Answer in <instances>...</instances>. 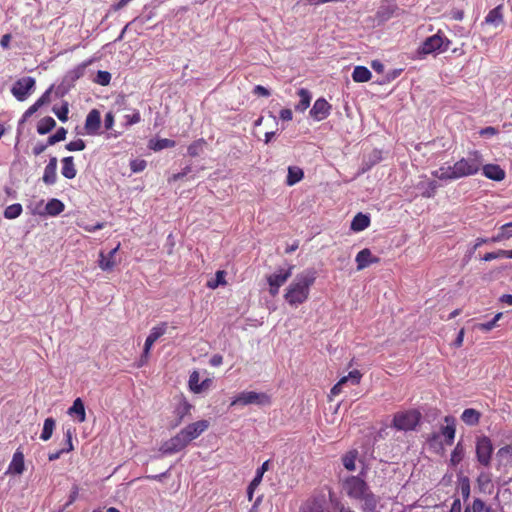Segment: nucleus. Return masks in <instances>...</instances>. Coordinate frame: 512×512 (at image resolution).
Wrapping results in <instances>:
<instances>
[{"mask_svg": "<svg viewBox=\"0 0 512 512\" xmlns=\"http://www.w3.org/2000/svg\"><path fill=\"white\" fill-rule=\"evenodd\" d=\"M482 165V154L475 150L451 166H441L439 169L432 171V175L439 180L452 181L477 174Z\"/></svg>", "mask_w": 512, "mask_h": 512, "instance_id": "nucleus-1", "label": "nucleus"}, {"mask_svg": "<svg viewBox=\"0 0 512 512\" xmlns=\"http://www.w3.org/2000/svg\"><path fill=\"white\" fill-rule=\"evenodd\" d=\"M315 280V272L312 270L298 274L287 287L284 299L294 307L305 303L309 298L310 288Z\"/></svg>", "mask_w": 512, "mask_h": 512, "instance_id": "nucleus-2", "label": "nucleus"}, {"mask_svg": "<svg viewBox=\"0 0 512 512\" xmlns=\"http://www.w3.org/2000/svg\"><path fill=\"white\" fill-rule=\"evenodd\" d=\"M451 41L441 31L427 37L418 50L420 55H428L434 52H445L448 50Z\"/></svg>", "mask_w": 512, "mask_h": 512, "instance_id": "nucleus-3", "label": "nucleus"}, {"mask_svg": "<svg viewBox=\"0 0 512 512\" xmlns=\"http://www.w3.org/2000/svg\"><path fill=\"white\" fill-rule=\"evenodd\" d=\"M445 425L440 427V433L433 432L427 437V442L430 445L439 443L440 435L444 438L446 445H452L456 434V419L451 415L444 417Z\"/></svg>", "mask_w": 512, "mask_h": 512, "instance_id": "nucleus-4", "label": "nucleus"}, {"mask_svg": "<svg viewBox=\"0 0 512 512\" xmlns=\"http://www.w3.org/2000/svg\"><path fill=\"white\" fill-rule=\"evenodd\" d=\"M494 446L490 437L481 435L476 438L475 453L478 463L484 467L491 465Z\"/></svg>", "mask_w": 512, "mask_h": 512, "instance_id": "nucleus-5", "label": "nucleus"}, {"mask_svg": "<svg viewBox=\"0 0 512 512\" xmlns=\"http://www.w3.org/2000/svg\"><path fill=\"white\" fill-rule=\"evenodd\" d=\"M250 404H256V405H270L271 404V398L269 395L263 392H256V391H243L239 393L237 396H235L230 406H246Z\"/></svg>", "mask_w": 512, "mask_h": 512, "instance_id": "nucleus-6", "label": "nucleus"}, {"mask_svg": "<svg viewBox=\"0 0 512 512\" xmlns=\"http://www.w3.org/2000/svg\"><path fill=\"white\" fill-rule=\"evenodd\" d=\"M421 414L416 410L398 412L393 417V427L400 431L413 430L419 423Z\"/></svg>", "mask_w": 512, "mask_h": 512, "instance_id": "nucleus-7", "label": "nucleus"}, {"mask_svg": "<svg viewBox=\"0 0 512 512\" xmlns=\"http://www.w3.org/2000/svg\"><path fill=\"white\" fill-rule=\"evenodd\" d=\"M370 489L359 476H349L343 481V490L351 499L359 500Z\"/></svg>", "mask_w": 512, "mask_h": 512, "instance_id": "nucleus-8", "label": "nucleus"}, {"mask_svg": "<svg viewBox=\"0 0 512 512\" xmlns=\"http://www.w3.org/2000/svg\"><path fill=\"white\" fill-rule=\"evenodd\" d=\"M35 84L36 81L33 77H22L13 84L11 93L18 101H25L34 89Z\"/></svg>", "mask_w": 512, "mask_h": 512, "instance_id": "nucleus-9", "label": "nucleus"}, {"mask_svg": "<svg viewBox=\"0 0 512 512\" xmlns=\"http://www.w3.org/2000/svg\"><path fill=\"white\" fill-rule=\"evenodd\" d=\"M189 443L188 439L180 430L175 436L165 442L161 449L165 454H174L183 450Z\"/></svg>", "mask_w": 512, "mask_h": 512, "instance_id": "nucleus-10", "label": "nucleus"}, {"mask_svg": "<svg viewBox=\"0 0 512 512\" xmlns=\"http://www.w3.org/2000/svg\"><path fill=\"white\" fill-rule=\"evenodd\" d=\"M210 426V423L208 420H199L193 423H190L181 431L183 432V435L188 439L189 442L193 441L194 439L198 438L203 432H205Z\"/></svg>", "mask_w": 512, "mask_h": 512, "instance_id": "nucleus-11", "label": "nucleus"}, {"mask_svg": "<svg viewBox=\"0 0 512 512\" xmlns=\"http://www.w3.org/2000/svg\"><path fill=\"white\" fill-rule=\"evenodd\" d=\"M331 105L324 98H318L310 110V116L316 121H322L330 115Z\"/></svg>", "mask_w": 512, "mask_h": 512, "instance_id": "nucleus-12", "label": "nucleus"}, {"mask_svg": "<svg viewBox=\"0 0 512 512\" xmlns=\"http://www.w3.org/2000/svg\"><path fill=\"white\" fill-rule=\"evenodd\" d=\"M355 262L357 264V270L361 271L370 266L371 264L379 263L380 258L374 256L370 249L364 248L357 253Z\"/></svg>", "mask_w": 512, "mask_h": 512, "instance_id": "nucleus-13", "label": "nucleus"}, {"mask_svg": "<svg viewBox=\"0 0 512 512\" xmlns=\"http://www.w3.org/2000/svg\"><path fill=\"white\" fill-rule=\"evenodd\" d=\"M120 248V243L112 249L107 255L101 251L99 253V260H98V266L103 271H111L113 268L117 265V261L115 259V255L118 252Z\"/></svg>", "mask_w": 512, "mask_h": 512, "instance_id": "nucleus-14", "label": "nucleus"}, {"mask_svg": "<svg viewBox=\"0 0 512 512\" xmlns=\"http://www.w3.org/2000/svg\"><path fill=\"white\" fill-rule=\"evenodd\" d=\"M167 323L163 322L158 326H155L151 329L149 335L147 336L144 344V355L147 356L150 352L153 344L166 333Z\"/></svg>", "mask_w": 512, "mask_h": 512, "instance_id": "nucleus-15", "label": "nucleus"}, {"mask_svg": "<svg viewBox=\"0 0 512 512\" xmlns=\"http://www.w3.org/2000/svg\"><path fill=\"white\" fill-rule=\"evenodd\" d=\"M101 126V115L97 109H92L85 120V130L88 135H95L98 133Z\"/></svg>", "mask_w": 512, "mask_h": 512, "instance_id": "nucleus-16", "label": "nucleus"}, {"mask_svg": "<svg viewBox=\"0 0 512 512\" xmlns=\"http://www.w3.org/2000/svg\"><path fill=\"white\" fill-rule=\"evenodd\" d=\"M192 409L193 405L184 396H180L174 409V414L177 418L176 425H179L186 416H189Z\"/></svg>", "mask_w": 512, "mask_h": 512, "instance_id": "nucleus-17", "label": "nucleus"}, {"mask_svg": "<svg viewBox=\"0 0 512 512\" xmlns=\"http://www.w3.org/2000/svg\"><path fill=\"white\" fill-rule=\"evenodd\" d=\"M25 470L24 454L20 448H18L13 454L12 460L8 466L7 473L20 475Z\"/></svg>", "mask_w": 512, "mask_h": 512, "instance_id": "nucleus-18", "label": "nucleus"}, {"mask_svg": "<svg viewBox=\"0 0 512 512\" xmlns=\"http://www.w3.org/2000/svg\"><path fill=\"white\" fill-rule=\"evenodd\" d=\"M74 432H75V430L72 428H68L64 431V436L67 437V443H68L67 447H62L61 449H59L55 452L49 453L48 454L49 461H55V460L59 459L61 457V455L65 454V453H69L74 450V446H73V442H72Z\"/></svg>", "mask_w": 512, "mask_h": 512, "instance_id": "nucleus-19", "label": "nucleus"}, {"mask_svg": "<svg viewBox=\"0 0 512 512\" xmlns=\"http://www.w3.org/2000/svg\"><path fill=\"white\" fill-rule=\"evenodd\" d=\"M43 182L46 185H53L57 181V158L51 157L49 159L48 164L45 166L43 177Z\"/></svg>", "mask_w": 512, "mask_h": 512, "instance_id": "nucleus-20", "label": "nucleus"}, {"mask_svg": "<svg viewBox=\"0 0 512 512\" xmlns=\"http://www.w3.org/2000/svg\"><path fill=\"white\" fill-rule=\"evenodd\" d=\"M503 10V4H499L495 8L491 9L485 16L484 23L495 27L501 25L504 22Z\"/></svg>", "mask_w": 512, "mask_h": 512, "instance_id": "nucleus-21", "label": "nucleus"}, {"mask_svg": "<svg viewBox=\"0 0 512 512\" xmlns=\"http://www.w3.org/2000/svg\"><path fill=\"white\" fill-rule=\"evenodd\" d=\"M269 460L265 461L260 468L257 469L256 475L253 480L250 482L247 488V497L248 500L251 501L254 495L255 489L261 483L263 474L269 469Z\"/></svg>", "mask_w": 512, "mask_h": 512, "instance_id": "nucleus-22", "label": "nucleus"}, {"mask_svg": "<svg viewBox=\"0 0 512 512\" xmlns=\"http://www.w3.org/2000/svg\"><path fill=\"white\" fill-rule=\"evenodd\" d=\"M362 502V508L365 511L376 512L379 506L380 498L376 496L371 489L359 499Z\"/></svg>", "mask_w": 512, "mask_h": 512, "instance_id": "nucleus-23", "label": "nucleus"}, {"mask_svg": "<svg viewBox=\"0 0 512 512\" xmlns=\"http://www.w3.org/2000/svg\"><path fill=\"white\" fill-rule=\"evenodd\" d=\"M482 170L488 179L502 181L505 178V171L497 164L482 165Z\"/></svg>", "mask_w": 512, "mask_h": 512, "instance_id": "nucleus-24", "label": "nucleus"}, {"mask_svg": "<svg viewBox=\"0 0 512 512\" xmlns=\"http://www.w3.org/2000/svg\"><path fill=\"white\" fill-rule=\"evenodd\" d=\"M61 174L66 179H74L77 175V169L75 167L74 158L72 156L64 157L61 160Z\"/></svg>", "mask_w": 512, "mask_h": 512, "instance_id": "nucleus-25", "label": "nucleus"}, {"mask_svg": "<svg viewBox=\"0 0 512 512\" xmlns=\"http://www.w3.org/2000/svg\"><path fill=\"white\" fill-rule=\"evenodd\" d=\"M93 63V59L86 60L81 64L77 65L73 69L67 72L65 79L70 82H75L80 79L84 73L86 68Z\"/></svg>", "mask_w": 512, "mask_h": 512, "instance_id": "nucleus-26", "label": "nucleus"}, {"mask_svg": "<svg viewBox=\"0 0 512 512\" xmlns=\"http://www.w3.org/2000/svg\"><path fill=\"white\" fill-rule=\"evenodd\" d=\"M292 268L287 270H280L279 273H274L268 276L267 281L269 286H282L292 275Z\"/></svg>", "mask_w": 512, "mask_h": 512, "instance_id": "nucleus-27", "label": "nucleus"}, {"mask_svg": "<svg viewBox=\"0 0 512 512\" xmlns=\"http://www.w3.org/2000/svg\"><path fill=\"white\" fill-rule=\"evenodd\" d=\"M370 225V217L361 212L357 213L352 222H351V230L354 232H360L368 228Z\"/></svg>", "mask_w": 512, "mask_h": 512, "instance_id": "nucleus-28", "label": "nucleus"}, {"mask_svg": "<svg viewBox=\"0 0 512 512\" xmlns=\"http://www.w3.org/2000/svg\"><path fill=\"white\" fill-rule=\"evenodd\" d=\"M460 418L466 425L476 426L480 422L481 413L476 409L467 408L462 412Z\"/></svg>", "mask_w": 512, "mask_h": 512, "instance_id": "nucleus-29", "label": "nucleus"}, {"mask_svg": "<svg viewBox=\"0 0 512 512\" xmlns=\"http://www.w3.org/2000/svg\"><path fill=\"white\" fill-rule=\"evenodd\" d=\"M68 414L76 415L80 423L86 420L85 407L81 398H76L74 400L73 405L68 410Z\"/></svg>", "mask_w": 512, "mask_h": 512, "instance_id": "nucleus-30", "label": "nucleus"}, {"mask_svg": "<svg viewBox=\"0 0 512 512\" xmlns=\"http://www.w3.org/2000/svg\"><path fill=\"white\" fill-rule=\"evenodd\" d=\"M512 238V222L506 223L499 228L496 235L490 238L492 243L509 240Z\"/></svg>", "mask_w": 512, "mask_h": 512, "instance_id": "nucleus-31", "label": "nucleus"}, {"mask_svg": "<svg viewBox=\"0 0 512 512\" xmlns=\"http://www.w3.org/2000/svg\"><path fill=\"white\" fill-rule=\"evenodd\" d=\"M304 178V171L297 166L288 167V174L286 178V184L288 186H293L296 183L300 182Z\"/></svg>", "mask_w": 512, "mask_h": 512, "instance_id": "nucleus-32", "label": "nucleus"}, {"mask_svg": "<svg viewBox=\"0 0 512 512\" xmlns=\"http://www.w3.org/2000/svg\"><path fill=\"white\" fill-rule=\"evenodd\" d=\"M372 77L370 70L365 66H356L352 73V79L357 83L368 82Z\"/></svg>", "mask_w": 512, "mask_h": 512, "instance_id": "nucleus-33", "label": "nucleus"}, {"mask_svg": "<svg viewBox=\"0 0 512 512\" xmlns=\"http://www.w3.org/2000/svg\"><path fill=\"white\" fill-rule=\"evenodd\" d=\"M298 96L300 97V101L295 106V110L304 112L310 105L312 99L311 93L307 89L301 88L298 90Z\"/></svg>", "mask_w": 512, "mask_h": 512, "instance_id": "nucleus-34", "label": "nucleus"}, {"mask_svg": "<svg viewBox=\"0 0 512 512\" xmlns=\"http://www.w3.org/2000/svg\"><path fill=\"white\" fill-rule=\"evenodd\" d=\"M55 126H56V121L52 117L46 116L38 122L37 132L40 135H45V134L49 133L51 130H53L55 128Z\"/></svg>", "mask_w": 512, "mask_h": 512, "instance_id": "nucleus-35", "label": "nucleus"}, {"mask_svg": "<svg viewBox=\"0 0 512 512\" xmlns=\"http://www.w3.org/2000/svg\"><path fill=\"white\" fill-rule=\"evenodd\" d=\"M64 209L65 205L63 204V202L55 198L49 200L46 204V212L50 216H57L60 213H62Z\"/></svg>", "mask_w": 512, "mask_h": 512, "instance_id": "nucleus-36", "label": "nucleus"}, {"mask_svg": "<svg viewBox=\"0 0 512 512\" xmlns=\"http://www.w3.org/2000/svg\"><path fill=\"white\" fill-rule=\"evenodd\" d=\"M357 457H358V451L356 449L348 451L342 457L343 466L348 471H354L356 469L355 462H356Z\"/></svg>", "mask_w": 512, "mask_h": 512, "instance_id": "nucleus-37", "label": "nucleus"}, {"mask_svg": "<svg viewBox=\"0 0 512 512\" xmlns=\"http://www.w3.org/2000/svg\"><path fill=\"white\" fill-rule=\"evenodd\" d=\"M56 422L52 417L46 418L44 420L43 429L40 435V439L43 441H48L53 434L55 429Z\"/></svg>", "mask_w": 512, "mask_h": 512, "instance_id": "nucleus-38", "label": "nucleus"}, {"mask_svg": "<svg viewBox=\"0 0 512 512\" xmlns=\"http://www.w3.org/2000/svg\"><path fill=\"white\" fill-rule=\"evenodd\" d=\"M206 144L207 143H206L205 139H203V138L195 140L188 146V149H187L188 155L191 157H196V156L200 155L203 152Z\"/></svg>", "mask_w": 512, "mask_h": 512, "instance_id": "nucleus-39", "label": "nucleus"}, {"mask_svg": "<svg viewBox=\"0 0 512 512\" xmlns=\"http://www.w3.org/2000/svg\"><path fill=\"white\" fill-rule=\"evenodd\" d=\"M464 447L461 442H458L451 452L450 462L451 465L456 466L458 465L464 458Z\"/></svg>", "mask_w": 512, "mask_h": 512, "instance_id": "nucleus-40", "label": "nucleus"}, {"mask_svg": "<svg viewBox=\"0 0 512 512\" xmlns=\"http://www.w3.org/2000/svg\"><path fill=\"white\" fill-rule=\"evenodd\" d=\"M301 512H324L322 503L317 499L308 500L301 507Z\"/></svg>", "mask_w": 512, "mask_h": 512, "instance_id": "nucleus-41", "label": "nucleus"}, {"mask_svg": "<svg viewBox=\"0 0 512 512\" xmlns=\"http://www.w3.org/2000/svg\"><path fill=\"white\" fill-rule=\"evenodd\" d=\"M22 211V205L19 203H15L7 206L4 210L3 215L6 219H15L21 215Z\"/></svg>", "mask_w": 512, "mask_h": 512, "instance_id": "nucleus-42", "label": "nucleus"}, {"mask_svg": "<svg viewBox=\"0 0 512 512\" xmlns=\"http://www.w3.org/2000/svg\"><path fill=\"white\" fill-rule=\"evenodd\" d=\"M226 272L224 270H218L215 274V279L207 282V287L210 289H216L220 285H226L225 280Z\"/></svg>", "mask_w": 512, "mask_h": 512, "instance_id": "nucleus-43", "label": "nucleus"}, {"mask_svg": "<svg viewBox=\"0 0 512 512\" xmlns=\"http://www.w3.org/2000/svg\"><path fill=\"white\" fill-rule=\"evenodd\" d=\"M472 512H495V510L482 499L475 498L471 507Z\"/></svg>", "mask_w": 512, "mask_h": 512, "instance_id": "nucleus-44", "label": "nucleus"}, {"mask_svg": "<svg viewBox=\"0 0 512 512\" xmlns=\"http://www.w3.org/2000/svg\"><path fill=\"white\" fill-rule=\"evenodd\" d=\"M67 130L64 127H60L55 134L51 135L47 139V145H54L60 141L65 140Z\"/></svg>", "mask_w": 512, "mask_h": 512, "instance_id": "nucleus-45", "label": "nucleus"}, {"mask_svg": "<svg viewBox=\"0 0 512 512\" xmlns=\"http://www.w3.org/2000/svg\"><path fill=\"white\" fill-rule=\"evenodd\" d=\"M175 144L176 143L174 140L164 138V139L157 140L154 144H151L150 147L153 150L158 151V150H162L165 148H172L175 146Z\"/></svg>", "mask_w": 512, "mask_h": 512, "instance_id": "nucleus-46", "label": "nucleus"}, {"mask_svg": "<svg viewBox=\"0 0 512 512\" xmlns=\"http://www.w3.org/2000/svg\"><path fill=\"white\" fill-rule=\"evenodd\" d=\"M53 112L60 121L66 122L68 120L69 113L68 103L65 102L60 108H53Z\"/></svg>", "mask_w": 512, "mask_h": 512, "instance_id": "nucleus-47", "label": "nucleus"}, {"mask_svg": "<svg viewBox=\"0 0 512 512\" xmlns=\"http://www.w3.org/2000/svg\"><path fill=\"white\" fill-rule=\"evenodd\" d=\"M459 489L464 500L470 497V481L467 477H463L459 483Z\"/></svg>", "mask_w": 512, "mask_h": 512, "instance_id": "nucleus-48", "label": "nucleus"}, {"mask_svg": "<svg viewBox=\"0 0 512 512\" xmlns=\"http://www.w3.org/2000/svg\"><path fill=\"white\" fill-rule=\"evenodd\" d=\"M200 385V375L199 372L194 370L190 376L188 381L189 389L196 394V388Z\"/></svg>", "mask_w": 512, "mask_h": 512, "instance_id": "nucleus-49", "label": "nucleus"}, {"mask_svg": "<svg viewBox=\"0 0 512 512\" xmlns=\"http://www.w3.org/2000/svg\"><path fill=\"white\" fill-rule=\"evenodd\" d=\"M362 376L359 370H352L347 376H343L342 378H346V383L350 381L352 385H358L361 382Z\"/></svg>", "mask_w": 512, "mask_h": 512, "instance_id": "nucleus-50", "label": "nucleus"}, {"mask_svg": "<svg viewBox=\"0 0 512 512\" xmlns=\"http://www.w3.org/2000/svg\"><path fill=\"white\" fill-rule=\"evenodd\" d=\"M111 81V74L107 71H98L95 82L102 86H106Z\"/></svg>", "mask_w": 512, "mask_h": 512, "instance_id": "nucleus-51", "label": "nucleus"}, {"mask_svg": "<svg viewBox=\"0 0 512 512\" xmlns=\"http://www.w3.org/2000/svg\"><path fill=\"white\" fill-rule=\"evenodd\" d=\"M86 147L85 142L82 139H77L66 144L65 148L68 151H82Z\"/></svg>", "mask_w": 512, "mask_h": 512, "instance_id": "nucleus-52", "label": "nucleus"}, {"mask_svg": "<svg viewBox=\"0 0 512 512\" xmlns=\"http://www.w3.org/2000/svg\"><path fill=\"white\" fill-rule=\"evenodd\" d=\"M147 166V163L143 159H135L130 162V168L132 172L138 173L143 171Z\"/></svg>", "mask_w": 512, "mask_h": 512, "instance_id": "nucleus-53", "label": "nucleus"}, {"mask_svg": "<svg viewBox=\"0 0 512 512\" xmlns=\"http://www.w3.org/2000/svg\"><path fill=\"white\" fill-rule=\"evenodd\" d=\"M504 254H505L504 250H502V249H500L496 252H488L483 256L482 260L488 262V261H492V260L498 259V258H505Z\"/></svg>", "mask_w": 512, "mask_h": 512, "instance_id": "nucleus-54", "label": "nucleus"}, {"mask_svg": "<svg viewBox=\"0 0 512 512\" xmlns=\"http://www.w3.org/2000/svg\"><path fill=\"white\" fill-rule=\"evenodd\" d=\"M346 384V378H341L330 390V397L337 396L342 392L343 385Z\"/></svg>", "mask_w": 512, "mask_h": 512, "instance_id": "nucleus-55", "label": "nucleus"}, {"mask_svg": "<svg viewBox=\"0 0 512 512\" xmlns=\"http://www.w3.org/2000/svg\"><path fill=\"white\" fill-rule=\"evenodd\" d=\"M125 119H126V125L131 126V125L137 124L141 121V115L138 111H136L132 115H126Z\"/></svg>", "mask_w": 512, "mask_h": 512, "instance_id": "nucleus-56", "label": "nucleus"}, {"mask_svg": "<svg viewBox=\"0 0 512 512\" xmlns=\"http://www.w3.org/2000/svg\"><path fill=\"white\" fill-rule=\"evenodd\" d=\"M53 86H51L49 89H47L41 97L36 101L37 104L41 107L45 104H48L50 102V94L52 91Z\"/></svg>", "mask_w": 512, "mask_h": 512, "instance_id": "nucleus-57", "label": "nucleus"}, {"mask_svg": "<svg viewBox=\"0 0 512 512\" xmlns=\"http://www.w3.org/2000/svg\"><path fill=\"white\" fill-rule=\"evenodd\" d=\"M253 93L257 96L269 97L270 91L262 85H256L253 89Z\"/></svg>", "mask_w": 512, "mask_h": 512, "instance_id": "nucleus-58", "label": "nucleus"}, {"mask_svg": "<svg viewBox=\"0 0 512 512\" xmlns=\"http://www.w3.org/2000/svg\"><path fill=\"white\" fill-rule=\"evenodd\" d=\"M497 325L495 324V321H489V322H486V323H479L476 325V328L483 331V332H489L491 331L493 328H495Z\"/></svg>", "mask_w": 512, "mask_h": 512, "instance_id": "nucleus-59", "label": "nucleus"}, {"mask_svg": "<svg viewBox=\"0 0 512 512\" xmlns=\"http://www.w3.org/2000/svg\"><path fill=\"white\" fill-rule=\"evenodd\" d=\"M78 494H79V488L77 485H74L72 487V490L70 492V495H69V500L68 502L66 503L65 507H68L69 505L73 504L76 500H77V497H78Z\"/></svg>", "mask_w": 512, "mask_h": 512, "instance_id": "nucleus-60", "label": "nucleus"}, {"mask_svg": "<svg viewBox=\"0 0 512 512\" xmlns=\"http://www.w3.org/2000/svg\"><path fill=\"white\" fill-rule=\"evenodd\" d=\"M212 382L213 381L211 378H206L203 381H201L199 387L196 388L197 389L196 394H199V393L203 392L204 390L209 389L212 385Z\"/></svg>", "mask_w": 512, "mask_h": 512, "instance_id": "nucleus-61", "label": "nucleus"}, {"mask_svg": "<svg viewBox=\"0 0 512 512\" xmlns=\"http://www.w3.org/2000/svg\"><path fill=\"white\" fill-rule=\"evenodd\" d=\"M498 457H511L512 458V446L506 445L501 447L497 452Z\"/></svg>", "mask_w": 512, "mask_h": 512, "instance_id": "nucleus-62", "label": "nucleus"}, {"mask_svg": "<svg viewBox=\"0 0 512 512\" xmlns=\"http://www.w3.org/2000/svg\"><path fill=\"white\" fill-rule=\"evenodd\" d=\"M113 125H114V114L112 112H108V113H106L105 118H104V126L107 130H110V129H112Z\"/></svg>", "mask_w": 512, "mask_h": 512, "instance_id": "nucleus-63", "label": "nucleus"}, {"mask_svg": "<svg viewBox=\"0 0 512 512\" xmlns=\"http://www.w3.org/2000/svg\"><path fill=\"white\" fill-rule=\"evenodd\" d=\"M491 482L490 476L488 473H481L477 478V483L480 487L485 486Z\"/></svg>", "mask_w": 512, "mask_h": 512, "instance_id": "nucleus-64", "label": "nucleus"}]
</instances>
